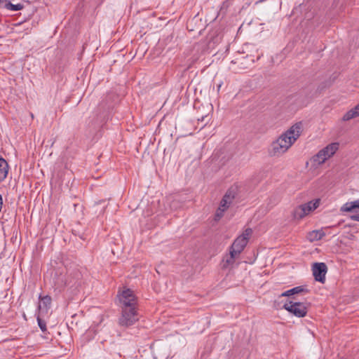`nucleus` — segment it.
<instances>
[{
  "mask_svg": "<svg viewBox=\"0 0 359 359\" xmlns=\"http://www.w3.org/2000/svg\"><path fill=\"white\" fill-rule=\"evenodd\" d=\"M302 128V123L298 122L279 136L271 144L269 149V156H280L285 153L300 136Z\"/></svg>",
  "mask_w": 359,
  "mask_h": 359,
  "instance_id": "obj_1",
  "label": "nucleus"
},
{
  "mask_svg": "<svg viewBox=\"0 0 359 359\" xmlns=\"http://www.w3.org/2000/svg\"><path fill=\"white\" fill-rule=\"evenodd\" d=\"M326 86H319L316 88L313 83H309L306 86L301 88L297 93L289 97L290 101L294 102L299 106L306 105L313 98L318 96Z\"/></svg>",
  "mask_w": 359,
  "mask_h": 359,
  "instance_id": "obj_2",
  "label": "nucleus"
},
{
  "mask_svg": "<svg viewBox=\"0 0 359 359\" xmlns=\"http://www.w3.org/2000/svg\"><path fill=\"white\" fill-rule=\"evenodd\" d=\"M311 304L309 302H294L286 300L283 308L296 317L302 318L306 316Z\"/></svg>",
  "mask_w": 359,
  "mask_h": 359,
  "instance_id": "obj_3",
  "label": "nucleus"
},
{
  "mask_svg": "<svg viewBox=\"0 0 359 359\" xmlns=\"http://www.w3.org/2000/svg\"><path fill=\"white\" fill-rule=\"evenodd\" d=\"M339 144L338 142H332L327 144L313 156V162L318 165L324 163L326 160L334 156L339 149Z\"/></svg>",
  "mask_w": 359,
  "mask_h": 359,
  "instance_id": "obj_4",
  "label": "nucleus"
},
{
  "mask_svg": "<svg viewBox=\"0 0 359 359\" xmlns=\"http://www.w3.org/2000/svg\"><path fill=\"white\" fill-rule=\"evenodd\" d=\"M139 313L135 308L121 309V316L118 319L120 325L129 327L139 320Z\"/></svg>",
  "mask_w": 359,
  "mask_h": 359,
  "instance_id": "obj_5",
  "label": "nucleus"
},
{
  "mask_svg": "<svg viewBox=\"0 0 359 359\" xmlns=\"http://www.w3.org/2000/svg\"><path fill=\"white\" fill-rule=\"evenodd\" d=\"M320 205V199L309 201L297 207L293 211V217L296 219H301L312 210H316Z\"/></svg>",
  "mask_w": 359,
  "mask_h": 359,
  "instance_id": "obj_6",
  "label": "nucleus"
},
{
  "mask_svg": "<svg viewBox=\"0 0 359 359\" xmlns=\"http://www.w3.org/2000/svg\"><path fill=\"white\" fill-rule=\"evenodd\" d=\"M252 233V231L250 228L246 229L241 236H238L235 239L233 243L229 247V250L235 251L237 254L240 255L247 245Z\"/></svg>",
  "mask_w": 359,
  "mask_h": 359,
  "instance_id": "obj_7",
  "label": "nucleus"
},
{
  "mask_svg": "<svg viewBox=\"0 0 359 359\" xmlns=\"http://www.w3.org/2000/svg\"><path fill=\"white\" fill-rule=\"evenodd\" d=\"M119 301L121 309L136 307L137 299L133 291L130 289H126L122 292L119 295Z\"/></svg>",
  "mask_w": 359,
  "mask_h": 359,
  "instance_id": "obj_8",
  "label": "nucleus"
},
{
  "mask_svg": "<svg viewBox=\"0 0 359 359\" xmlns=\"http://www.w3.org/2000/svg\"><path fill=\"white\" fill-rule=\"evenodd\" d=\"M313 276L316 281L324 283L327 266L324 262H316L312 265Z\"/></svg>",
  "mask_w": 359,
  "mask_h": 359,
  "instance_id": "obj_9",
  "label": "nucleus"
},
{
  "mask_svg": "<svg viewBox=\"0 0 359 359\" xmlns=\"http://www.w3.org/2000/svg\"><path fill=\"white\" fill-rule=\"evenodd\" d=\"M240 255L237 254L235 251L229 250V254L226 255L222 262L221 268L222 269H226L228 268H232L236 259L239 257Z\"/></svg>",
  "mask_w": 359,
  "mask_h": 359,
  "instance_id": "obj_10",
  "label": "nucleus"
},
{
  "mask_svg": "<svg viewBox=\"0 0 359 359\" xmlns=\"http://www.w3.org/2000/svg\"><path fill=\"white\" fill-rule=\"evenodd\" d=\"M308 292H309V290L307 288H306L304 286H302V285L297 286V287H294L292 289H290V290L281 293L279 295V298H282L284 297H290L294 294H297L299 293H308Z\"/></svg>",
  "mask_w": 359,
  "mask_h": 359,
  "instance_id": "obj_11",
  "label": "nucleus"
},
{
  "mask_svg": "<svg viewBox=\"0 0 359 359\" xmlns=\"http://www.w3.org/2000/svg\"><path fill=\"white\" fill-rule=\"evenodd\" d=\"M9 165L8 162L3 158L0 157V182L5 180L8 176Z\"/></svg>",
  "mask_w": 359,
  "mask_h": 359,
  "instance_id": "obj_12",
  "label": "nucleus"
},
{
  "mask_svg": "<svg viewBox=\"0 0 359 359\" xmlns=\"http://www.w3.org/2000/svg\"><path fill=\"white\" fill-rule=\"evenodd\" d=\"M325 236V233L323 230H313V231H309L307 233L306 238L309 241L313 242V241H320Z\"/></svg>",
  "mask_w": 359,
  "mask_h": 359,
  "instance_id": "obj_13",
  "label": "nucleus"
},
{
  "mask_svg": "<svg viewBox=\"0 0 359 359\" xmlns=\"http://www.w3.org/2000/svg\"><path fill=\"white\" fill-rule=\"evenodd\" d=\"M359 116V103L353 108L348 110L342 117L344 121H350Z\"/></svg>",
  "mask_w": 359,
  "mask_h": 359,
  "instance_id": "obj_14",
  "label": "nucleus"
},
{
  "mask_svg": "<svg viewBox=\"0 0 359 359\" xmlns=\"http://www.w3.org/2000/svg\"><path fill=\"white\" fill-rule=\"evenodd\" d=\"M359 210V199L351 202H347L341 208V212H353L354 210Z\"/></svg>",
  "mask_w": 359,
  "mask_h": 359,
  "instance_id": "obj_15",
  "label": "nucleus"
},
{
  "mask_svg": "<svg viewBox=\"0 0 359 359\" xmlns=\"http://www.w3.org/2000/svg\"><path fill=\"white\" fill-rule=\"evenodd\" d=\"M237 188L236 187H230L225 194L224 195L223 198L227 200V201L229 202L230 204H231L235 199V198L237 196Z\"/></svg>",
  "mask_w": 359,
  "mask_h": 359,
  "instance_id": "obj_16",
  "label": "nucleus"
},
{
  "mask_svg": "<svg viewBox=\"0 0 359 359\" xmlns=\"http://www.w3.org/2000/svg\"><path fill=\"white\" fill-rule=\"evenodd\" d=\"M53 281H54L55 286L57 289H60V290L63 288L64 287H65L67 285V283H66L65 278V276H61L60 277H58L57 278L55 277H54Z\"/></svg>",
  "mask_w": 359,
  "mask_h": 359,
  "instance_id": "obj_17",
  "label": "nucleus"
},
{
  "mask_svg": "<svg viewBox=\"0 0 359 359\" xmlns=\"http://www.w3.org/2000/svg\"><path fill=\"white\" fill-rule=\"evenodd\" d=\"M4 7L13 11H20L23 8V6L21 4H13L10 1L6 2Z\"/></svg>",
  "mask_w": 359,
  "mask_h": 359,
  "instance_id": "obj_18",
  "label": "nucleus"
},
{
  "mask_svg": "<svg viewBox=\"0 0 359 359\" xmlns=\"http://www.w3.org/2000/svg\"><path fill=\"white\" fill-rule=\"evenodd\" d=\"M226 210L219 207L217 209L215 215V220L219 221L223 217L224 213Z\"/></svg>",
  "mask_w": 359,
  "mask_h": 359,
  "instance_id": "obj_19",
  "label": "nucleus"
},
{
  "mask_svg": "<svg viewBox=\"0 0 359 359\" xmlns=\"http://www.w3.org/2000/svg\"><path fill=\"white\" fill-rule=\"evenodd\" d=\"M37 322L39 327H40L41 331L43 332H45L47 330L46 322L43 320H42L39 316L37 317Z\"/></svg>",
  "mask_w": 359,
  "mask_h": 359,
  "instance_id": "obj_20",
  "label": "nucleus"
},
{
  "mask_svg": "<svg viewBox=\"0 0 359 359\" xmlns=\"http://www.w3.org/2000/svg\"><path fill=\"white\" fill-rule=\"evenodd\" d=\"M230 205L231 204L229 203V201H227V200L222 198V199L220 201L219 207L227 210L229 208Z\"/></svg>",
  "mask_w": 359,
  "mask_h": 359,
  "instance_id": "obj_21",
  "label": "nucleus"
},
{
  "mask_svg": "<svg viewBox=\"0 0 359 359\" xmlns=\"http://www.w3.org/2000/svg\"><path fill=\"white\" fill-rule=\"evenodd\" d=\"M279 297H278V299L275 300L273 302V307L276 309H283V305L285 302H283V301H280Z\"/></svg>",
  "mask_w": 359,
  "mask_h": 359,
  "instance_id": "obj_22",
  "label": "nucleus"
},
{
  "mask_svg": "<svg viewBox=\"0 0 359 359\" xmlns=\"http://www.w3.org/2000/svg\"><path fill=\"white\" fill-rule=\"evenodd\" d=\"M232 0H226L223 2L221 9H227L231 4Z\"/></svg>",
  "mask_w": 359,
  "mask_h": 359,
  "instance_id": "obj_23",
  "label": "nucleus"
},
{
  "mask_svg": "<svg viewBox=\"0 0 359 359\" xmlns=\"http://www.w3.org/2000/svg\"><path fill=\"white\" fill-rule=\"evenodd\" d=\"M350 219L353 221L359 222V214L351 215Z\"/></svg>",
  "mask_w": 359,
  "mask_h": 359,
  "instance_id": "obj_24",
  "label": "nucleus"
},
{
  "mask_svg": "<svg viewBox=\"0 0 359 359\" xmlns=\"http://www.w3.org/2000/svg\"><path fill=\"white\" fill-rule=\"evenodd\" d=\"M43 299L44 300V303H49L50 304V301H51L50 297H48V296L44 297Z\"/></svg>",
  "mask_w": 359,
  "mask_h": 359,
  "instance_id": "obj_25",
  "label": "nucleus"
},
{
  "mask_svg": "<svg viewBox=\"0 0 359 359\" xmlns=\"http://www.w3.org/2000/svg\"><path fill=\"white\" fill-rule=\"evenodd\" d=\"M206 118H208V116H203L201 118H198V121L203 122L205 121Z\"/></svg>",
  "mask_w": 359,
  "mask_h": 359,
  "instance_id": "obj_26",
  "label": "nucleus"
},
{
  "mask_svg": "<svg viewBox=\"0 0 359 359\" xmlns=\"http://www.w3.org/2000/svg\"><path fill=\"white\" fill-rule=\"evenodd\" d=\"M239 61L237 60V61H235L234 63H238Z\"/></svg>",
  "mask_w": 359,
  "mask_h": 359,
  "instance_id": "obj_27",
  "label": "nucleus"
},
{
  "mask_svg": "<svg viewBox=\"0 0 359 359\" xmlns=\"http://www.w3.org/2000/svg\"><path fill=\"white\" fill-rule=\"evenodd\" d=\"M3 3V1L2 0H0V4Z\"/></svg>",
  "mask_w": 359,
  "mask_h": 359,
  "instance_id": "obj_28",
  "label": "nucleus"
}]
</instances>
